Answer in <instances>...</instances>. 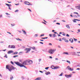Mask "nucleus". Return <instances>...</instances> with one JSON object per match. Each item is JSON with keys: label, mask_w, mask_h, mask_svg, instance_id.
Wrapping results in <instances>:
<instances>
[{"label": "nucleus", "mask_w": 80, "mask_h": 80, "mask_svg": "<svg viewBox=\"0 0 80 80\" xmlns=\"http://www.w3.org/2000/svg\"><path fill=\"white\" fill-rule=\"evenodd\" d=\"M38 60H39V62H40V61H41L42 60L40 58L39 59H38Z\"/></svg>", "instance_id": "55"}, {"label": "nucleus", "mask_w": 80, "mask_h": 80, "mask_svg": "<svg viewBox=\"0 0 80 80\" xmlns=\"http://www.w3.org/2000/svg\"><path fill=\"white\" fill-rule=\"evenodd\" d=\"M59 67L58 66H56L54 67V69L56 70L57 69H58V68H59Z\"/></svg>", "instance_id": "21"}, {"label": "nucleus", "mask_w": 80, "mask_h": 80, "mask_svg": "<svg viewBox=\"0 0 80 80\" xmlns=\"http://www.w3.org/2000/svg\"><path fill=\"white\" fill-rule=\"evenodd\" d=\"M69 70L70 71H73V68H70L69 69Z\"/></svg>", "instance_id": "29"}, {"label": "nucleus", "mask_w": 80, "mask_h": 80, "mask_svg": "<svg viewBox=\"0 0 80 80\" xmlns=\"http://www.w3.org/2000/svg\"><path fill=\"white\" fill-rule=\"evenodd\" d=\"M50 73L49 72H46L45 73V74L47 75H48L49 74H50Z\"/></svg>", "instance_id": "17"}, {"label": "nucleus", "mask_w": 80, "mask_h": 80, "mask_svg": "<svg viewBox=\"0 0 80 80\" xmlns=\"http://www.w3.org/2000/svg\"><path fill=\"white\" fill-rule=\"evenodd\" d=\"M66 62L69 64H70V61L67 60Z\"/></svg>", "instance_id": "31"}, {"label": "nucleus", "mask_w": 80, "mask_h": 80, "mask_svg": "<svg viewBox=\"0 0 80 80\" xmlns=\"http://www.w3.org/2000/svg\"><path fill=\"white\" fill-rule=\"evenodd\" d=\"M73 17H75V18H77V15H73Z\"/></svg>", "instance_id": "37"}, {"label": "nucleus", "mask_w": 80, "mask_h": 80, "mask_svg": "<svg viewBox=\"0 0 80 80\" xmlns=\"http://www.w3.org/2000/svg\"><path fill=\"white\" fill-rule=\"evenodd\" d=\"M79 53H80V52H77L76 53V55H77V56H78L79 57H80V55L78 54Z\"/></svg>", "instance_id": "11"}, {"label": "nucleus", "mask_w": 80, "mask_h": 80, "mask_svg": "<svg viewBox=\"0 0 80 80\" xmlns=\"http://www.w3.org/2000/svg\"><path fill=\"white\" fill-rule=\"evenodd\" d=\"M2 16H2V14H0V18H2Z\"/></svg>", "instance_id": "43"}, {"label": "nucleus", "mask_w": 80, "mask_h": 80, "mask_svg": "<svg viewBox=\"0 0 80 80\" xmlns=\"http://www.w3.org/2000/svg\"><path fill=\"white\" fill-rule=\"evenodd\" d=\"M29 3V2H28V1H25L24 2L25 4V5H28Z\"/></svg>", "instance_id": "13"}, {"label": "nucleus", "mask_w": 80, "mask_h": 80, "mask_svg": "<svg viewBox=\"0 0 80 80\" xmlns=\"http://www.w3.org/2000/svg\"><path fill=\"white\" fill-rule=\"evenodd\" d=\"M5 5H7V6H8V7H10V4H7V3H5Z\"/></svg>", "instance_id": "34"}, {"label": "nucleus", "mask_w": 80, "mask_h": 80, "mask_svg": "<svg viewBox=\"0 0 80 80\" xmlns=\"http://www.w3.org/2000/svg\"><path fill=\"white\" fill-rule=\"evenodd\" d=\"M6 68L7 69H8L9 71L10 72H12V70H14L16 68H15L13 66H8V65H6Z\"/></svg>", "instance_id": "1"}, {"label": "nucleus", "mask_w": 80, "mask_h": 80, "mask_svg": "<svg viewBox=\"0 0 80 80\" xmlns=\"http://www.w3.org/2000/svg\"><path fill=\"white\" fill-rule=\"evenodd\" d=\"M7 33H9V34H10V35H11V33L10 32H7Z\"/></svg>", "instance_id": "58"}, {"label": "nucleus", "mask_w": 80, "mask_h": 80, "mask_svg": "<svg viewBox=\"0 0 80 80\" xmlns=\"http://www.w3.org/2000/svg\"><path fill=\"white\" fill-rule=\"evenodd\" d=\"M55 60H58V58H55Z\"/></svg>", "instance_id": "51"}, {"label": "nucleus", "mask_w": 80, "mask_h": 80, "mask_svg": "<svg viewBox=\"0 0 80 80\" xmlns=\"http://www.w3.org/2000/svg\"><path fill=\"white\" fill-rule=\"evenodd\" d=\"M71 53H72V55H75V54L76 53V52H72Z\"/></svg>", "instance_id": "24"}, {"label": "nucleus", "mask_w": 80, "mask_h": 80, "mask_svg": "<svg viewBox=\"0 0 80 80\" xmlns=\"http://www.w3.org/2000/svg\"><path fill=\"white\" fill-rule=\"evenodd\" d=\"M68 55L69 54H68V52H63L62 53V55Z\"/></svg>", "instance_id": "12"}, {"label": "nucleus", "mask_w": 80, "mask_h": 80, "mask_svg": "<svg viewBox=\"0 0 80 80\" xmlns=\"http://www.w3.org/2000/svg\"><path fill=\"white\" fill-rule=\"evenodd\" d=\"M74 20H77V21H80V20L78 19H74Z\"/></svg>", "instance_id": "48"}, {"label": "nucleus", "mask_w": 80, "mask_h": 80, "mask_svg": "<svg viewBox=\"0 0 80 80\" xmlns=\"http://www.w3.org/2000/svg\"><path fill=\"white\" fill-rule=\"evenodd\" d=\"M68 69L69 70H70V66H68L67 67Z\"/></svg>", "instance_id": "35"}, {"label": "nucleus", "mask_w": 80, "mask_h": 80, "mask_svg": "<svg viewBox=\"0 0 80 80\" xmlns=\"http://www.w3.org/2000/svg\"><path fill=\"white\" fill-rule=\"evenodd\" d=\"M49 36H50V37H52V34H49Z\"/></svg>", "instance_id": "64"}, {"label": "nucleus", "mask_w": 80, "mask_h": 80, "mask_svg": "<svg viewBox=\"0 0 80 80\" xmlns=\"http://www.w3.org/2000/svg\"><path fill=\"white\" fill-rule=\"evenodd\" d=\"M8 9L10 10H12V9H11V8H10V7H9Z\"/></svg>", "instance_id": "59"}, {"label": "nucleus", "mask_w": 80, "mask_h": 80, "mask_svg": "<svg viewBox=\"0 0 80 80\" xmlns=\"http://www.w3.org/2000/svg\"><path fill=\"white\" fill-rule=\"evenodd\" d=\"M18 12V10H17L15 11V12Z\"/></svg>", "instance_id": "52"}, {"label": "nucleus", "mask_w": 80, "mask_h": 80, "mask_svg": "<svg viewBox=\"0 0 80 80\" xmlns=\"http://www.w3.org/2000/svg\"><path fill=\"white\" fill-rule=\"evenodd\" d=\"M22 32H23V33L24 34V35H26V34H27V32H25V30H22Z\"/></svg>", "instance_id": "14"}, {"label": "nucleus", "mask_w": 80, "mask_h": 80, "mask_svg": "<svg viewBox=\"0 0 80 80\" xmlns=\"http://www.w3.org/2000/svg\"><path fill=\"white\" fill-rule=\"evenodd\" d=\"M14 63H15V64H16V65H18V66H19V67H24V68H26L27 67H25V66L23 65H22V64H21V63L18 62H14Z\"/></svg>", "instance_id": "2"}, {"label": "nucleus", "mask_w": 80, "mask_h": 80, "mask_svg": "<svg viewBox=\"0 0 80 80\" xmlns=\"http://www.w3.org/2000/svg\"><path fill=\"white\" fill-rule=\"evenodd\" d=\"M58 40L59 41H62V39H61V38H59Z\"/></svg>", "instance_id": "47"}, {"label": "nucleus", "mask_w": 80, "mask_h": 80, "mask_svg": "<svg viewBox=\"0 0 80 80\" xmlns=\"http://www.w3.org/2000/svg\"><path fill=\"white\" fill-rule=\"evenodd\" d=\"M65 77H66V78H70L71 77H72V74H69L68 75L66 74L65 75Z\"/></svg>", "instance_id": "7"}, {"label": "nucleus", "mask_w": 80, "mask_h": 80, "mask_svg": "<svg viewBox=\"0 0 80 80\" xmlns=\"http://www.w3.org/2000/svg\"><path fill=\"white\" fill-rule=\"evenodd\" d=\"M58 47L59 48H61V47L60 46H58Z\"/></svg>", "instance_id": "61"}, {"label": "nucleus", "mask_w": 80, "mask_h": 80, "mask_svg": "<svg viewBox=\"0 0 80 80\" xmlns=\"http://www.w3.org/2000/svg\"><path fill=\"white\" fill-rule=\"evenodd\" d=\"M42 51L44 52H47V50L45 49H43Z\"/></svg>", "instance_id": "33"}, {"label": "nucleus", "mask_w": 80, "mask_h": 80, "mask_svg": "<svg viewBox=\"0 0 80 80\" xmlns=\"http://www.w3.org/2000/svg\"><path fill=\"white\" fill-rule=\"evenodd\" d=\"M66 27L68 28H70V27L69 26V25H67L66 26Z\"/></svg>", "instance_id": "27"}, {"label": "nucleus", "mask_w": 80, "mask_h": 80, "mask_svg": "<svg viewBox=\"0 0 80 80\" xmlns=\"http://www.w3.org/2000/svg\"><path fill=\"white\" fill-rule=\"evenodd\" d=\"M62 22H66V21H65L64 20H62Z\"/></svg>", "instance_id": "62"}, {"label": "nucleus", "mask_w": 80, "mask_h": 80, "mask_svg": "<svg viewBox=\"0 0 80 80\" xmlns=\"http://www.w3.org/2000/svg\"><path fill=\"white\" fill-rule=\"evenodd\" d=\"M18 55H16V56H14L13 57V58H15V57H18Z\"/></svg>", "instance_id": "40"}, {"label": "nucleus", "mask_w": 80, "mask_h": 80, "mask_svg": "<svg viewBox=\"0 0 80 80\" xmlns=\"http://www.w3.org/2000/svg\"><path fill=\"white\" fill-rule=\"evenodd\" d=\"M56 51V49H53V50L50 49L49 51L48 52L49 53H50V54H53Z\"/></svg>", "instance_id": "3"}, {"label": "nucleus", "mask_w": 80, "mask_h": 80, "mask_svg": "<svg viewBox=\"0 0 80 80\" xmlns=\"http://www.w3.org/2000/svg\"><path fill=\"white\" fill-rule=\"evenodd\" d=\"M49 45H50L51 46H52V44L51 43H49Z\"/></svg>", "instance_id": "50"}, {"label": "nucleus", "mask_w": 80, "mask_h": 80, "mask_svg": "<svg viewBox=\"0 0 80 80\" xmlns=\"http://www.w3.org/2000/svg\"><path fill=\"white\" fill-rule=\"evenodd\" d=\"M56 24H57V25H60V23H58V22H57L56 23Z\"/></svg>", "instance_id": "54"}, {"label": "nucleus", "mask_w": 80, "mask_h": 80, "mask_svg": "<svg viewBox=\"0 0 80 80\" xmlns=\"http://www.w3.org/2000/svg\"><path fill=\"white\" fill-rule=\"evenodd\" d=\"M13 53V51H12V50H10V51H8V54H10V53Z\"/></svg>", "instance_id": "9"}, {"label": "nucleus", "mask_w": 80, "mask_h": 80, "mask_svg": "<svg viewBox=\"0 0 80 80\" xmlns=\"http://www.w3.org/2000/svg\"><path fill=\"white\" fill-rule=\"evenodd\" d=\"M52 35H53V38H55V37H57V36H56V35H55V34H52Z\"/></svg>", "instance_id": "30"}, {"label": "nucleus", "mask_w": 80, "mask_h": 80, "mask_svg": "<svg viewBox=\"0 0 80 80\" xmlns=\"http://www.w3.org/2000/svg\"><path fill=\"white\" fill-rule=\"evenodd\" d=\"M66 36L68 37H70V35H68V34H67Z\"/></svg>", "instance_id": "42"}, {"label": "nucleus", "mask_w": 80, "mask_h": 80, "mask_svg": "<svg viewBox=\"0 0 80 80\" xmlns=\"http://www.w3.org/2000/svg\"><path fill=\"white\" fill-rule=\"evenodd\" d=\"M28 5H31V6H32L33 5V4H31V3H30L29 2L28 4Z\"/></svg>", "instance_id": "36"}, {"label": "nucleus", "mask_w": 80, "mask_h": 80, "mask_svg": "<svg viewBox=\"0 0 80 80\" xmlns=\"http://www.w3.org/2000/svg\"><path fill=\"white\" fill-rule=\"evenodd\" d=\"M27 61V65H32L33 63V61L31 60H29Z\"/></svg>", "instance_id": "4"}, {"label": "nucleus", "mask_w": 80, "mask_h": 80, "mask_svg": "<svg viewBox=\"0 0 80 80\" xmlns=\"http://www.w3.org/2000/svg\"><path fill=\"white\" fill-rule=\"evenodd\" d=\"M18 54V52H16L13 53V55H17Z\"/></svg>", "instance_id": "28"}, {"label": "nucleus", "mask_w": 80, "mask_h": 80, "mask_svg": "<svg viewBox=\"0 0 80 80\" xmlns=\"http://www.w3.org/2000/svg\"><path fill=\"white\" fill-rule=\"evenodd\" d=\"M65 38H62V40H64V42H68V40L64 39Z\"/></svg>", "instance_id": "10"}, {"label": "nucleus", "mask_w": 80, "mask_h": 80, "mask_svg": "<svg viewBox=\"0 0 80 80\" xmlns=\"http://www.w3.org/2000/svg\"><path fill=\"white\" fill-rule=\"evenodd\" d=\"M78 32H80V29H78Z\"/></svg>", "instance_id": "63"}, {"label": "nucleus", "mask_w": 80, "mask_h": 80, "mask_svg": "<svg viewBox=\"0 0 80 80\" xmlns=\"http://www.w3.org/2000/svg\"><path fill=\"white\" fill-rule=\"evenodd\" d=\"M70 47L71 48H72V49H73L74 48L73 47L70 46Z\"/></svg>", "instance_id": "57"}, {"label": "nucleus", "mask_w": 80, "mask_h": 80, "mask_svg": "<svg viewBox=\"0 0 80 80\" xmlns=\"http://www.w3.org/2000/svg\"><path fill=\"white\" fill-rule=\"evenodd\" d=\"M69 41H70L71 43H73V39L71 38L69 39Z\"/></svg>", "instance_id": "19"}, {"label": "nucleus", "mask_w": 80, "mask_h": 80, "mask_svg": "<svg viewBox=\"0 0 80 80\" xmlns=\"http://www.w3.org/2000/svg\"><path fill=\"white\" fill-rule=\"evenodd\" d=\"M23 53V52H21L19 53V55H22Z\"/></svg>", "instance_id": "22"}, {"label": "nucleus", "mask_w": 80, "mask_h": 80, "mask_svg": "<svg viewBox=\"0 0 80 80\" xmlns=\"http://www.w3.org/2000/svg\"><path fill=\"white\" fill-rule=\"evenodd\" d=\"M8 48H15V46L14 45H9L8 46Z\"/></svg>", "instance_id": "6"}, {"label": "nucleus", "mask_w": 80, "mask_h": 80, "mask_svg": "<svg viewBox=\"0 0 80 80\" xmlns=\"http://www.w3.org/2000/svg\"><path fill=\"white\" fill-rule=\"evenodd\" d=\"M74 41H75V42H77V39L75 38H74Z\"/></svg>", "instance_id": "53"}, {"label": "nucleus", "mask_w": 80, "mask_h": 80, "mask_svg": "<svg viewBox=\"0 0 80 80\" xmlns=\"http://www.w3.org/2000/svg\"><path fill=\"white\" fill-rule=\"evenodd\" d=\"M24 50L25 51H27L25 52L26 53H28L29 52H30V51L31 50V49L30 48H26Z\"/></svg>", "instance_id": "5"}, {"label": "nucleus", "mask_w": 80, "mask_h": 80, "mask_svg": "<svg viewBox=\"0 0 80 80\" xmlns=\"http://www.w3.org/2000/svg\"><path fill=\"white\" fill-rule=\"evenodd\" d=\"M74 13L75 14H77V15H78V12H74Z\"/></svg>", "instance_id": "46"}, {"label": "nucleus", "mask_w": 80, "mask_h": 80, "mask_svg": "<svg viewBox=\"0 0 80 80\" xmlns=\"http://www.w3.org/2000/svg\"><path fill=\"white\" fill-rule=\"evenodd\" d=\"M11 63H12V65H14L13 62H12V61H11Z\"/></svg>", "instance_id": "56"}, {"label": "nucleus", "mask_w": 80, "mask_h": 80, "mask_svg": "<svg viewBox=\"0 0 80 80\" xmlns=\"http://www.w3.org/2000/svg\"><path fill=\"white\" fill-rule=\"evenodd\" d=\"M4 57H5V58H8V57L7 56V54H6V55H5V56H4Z\"/></svg>", "instance_id": "41"}, {"label": "nucleus", "mask_w": 80, "mask_h": 80, "mask_svg": "<svg viewBox=\"0 0 80 80\" xmlns=\"http://www.w3.org/2000/svg\"><path fill=\"white\" fill-rule=\"evenodd\" d=\"M72 21L73 22H74V23H76V22H77L76 20H74V19L73 20H72Z\"/></svg>", "instance_id": "32"}, {"label": "nucleus", "mask_w": 80, "mask_h": 80, "mask_svg": "<svg viewBox=\"0 0 80 80\" xmlns=\"http://www.w3.org/2000/svg\"><path fill=\"white\" fill-rule=\"evenodd\" d=\"M15 39L17 40H18V41H22V39H20L18 38H16Z\"/></svg>", "instance_id": "15"}, {"label": "nucleus", "mask_w": 80, "mask_h": 80, "mask_svg": "<svg viewBox=\"0 0 80 80\" xmlns=\"http://www.w3.org/2000/svg\"><path fill=\"white\" fill-rule=\"evenodd\" d=\"M76 8H78V10H80V5L76 6Z\"/></svg>", "instance_id": "16"}, {"label": "nucleus", "mask_w": 80, "mask_h": 80, "mask_svg": "<svg viewBox=\"0 0 80 80\" xmlns=\"http://www.w3.org/2000/svg\"><path fill=\"white\" fill-rule=\"evenodd\" d=\"M10 78L11 80H13V76L12 75H11V77Z\"/></svg>", "instance_id": "25"}, {"label": "nucleus", "mask_w": 80, "mask_h": 80, "mask_svg": "<svg viewBox=\"0 0 80 80\" xmlns=\"http://www.w3.org/2000/svg\"><path fill=\"white\" fill-rule=\"evenodd\" d=\"M6 14L7 15H10V14L8 13H7V12L6 13Z\"/></svg>", "instance_id": "45"}, {"label": "nucleus", "mask_w": 80, "mask_h": 80, "mask_svg": "<svg viewBox=\"0 0 80 80\" xmlns=\"http://www.w3.org/2000/svg\"><path fill=\"white\" fill-rule=\"evenodd\" d=\"M41 80V77L35 79V80Z\"/></svg>", "instance_id": "18"}, {"label": "nucleus", "mask_w": 80, "mask_h": 80, "mask_svg": "<svg viewBox=\"0 0 80 80\" xmlns=\"http://www.w3.org/2000/svg\"><path fill=\"white\" fill-rule=\"evenodd\" d=\"M38 34H36L34 35V37L35 38L36 37H38Z\"/></svg>", "instance_id": "23"}, {"label": "nucleus", "mask_w": 80, "mask_h": 80, "mask_svg": "<svg viewBox=\"0 0 80 80\" xmlns=\"http://www.w3.org/2000/svg\"><path fill=\"white\" fill-rule=\"evenodd\" d=\"M30 48H32V49L33 50H35V47H30Z\"/></svg>", "instance_id": "20"}, {"label": "nucleus", "mask_w": 80, "mask_h": 80, "mask_svg": "<svg viewBox=\"0 0 80 80\" xmlns=\"http://www.w3.org/2000/svg\"><path fill=\"white\" fill-rule=\"evenodd\" d=\"M11 26L12 27H14L15 26V24H11Z\"/></svg>", "instance_id": "44"}, {"label": "nucleus", "mask_w": 80, "mask_h": 80, "mask_svg": "<svg viewBox=\"0 0 80 80\" xmlns=\"http://www.w3.org/2000/svg\"><path fill=\"white\" fill-rule=\"evenodd\" d=\"M27 61H26L22 63V64L24 65H27Z\"/></svg>", "instance_id": "8"}, {"label": "nucleus", "mask_w": 80, "mask_h": 80, "mask_svg": "<svg viewBox=\"0 0 80 80\" xmlns=\"http://www.w3.org/2000/svg\"><path fill=\"white\" fill-rule=\"evenodd\" d=\"M49 68V67H48L45 68L46 70H48Z\"/></svg>", "instance_id": "39"}, {"label": "nucleus", "mask_w": 80, "mask_h": 80, "mask_svg": "<svg viewBox=\"0 0 80 80\" xmlns=\"http://www.w3.org/2000/svg\"><path fill=\"white\" fill-rule=\"evenodd\" d=\"M63 75V72H62L59 75V76H62Z\"/></svg>", "instance_id": "38"}, {"label": "nucleus", "mask_w": 80, "mask_h": 80, "mask_svg": "<svg viewBox=\"0 0 80 80\" xmlns=\"http://www.w3.org/2000/svg\"><path fill=\"white\" fill-rule=\"evenodd\" d=\"M52 69H55V66L53 65H52L51 66Z\"/></svg>", "instance_id": "26"}, {"label": "nucleus", "mask_w": 80, "mask_h": 80, "mask_svg": "<svg viewBox=\"0 0 80 80\" xmlns=\"http://www.w3.org/2000/svg\"><path fill=\"white\" fill-rule=\"evenodd\" d=\"M44 35V34H42L40 36H39V37H42V36H43Z\"/></svg>", "instance_id": "49"}, {"label": "nucleus", "mask_w": 80, "mask_h": 80, "mask_svg": "<svg viewBox=\"0 0 80 80\" xmlns=\"http://www.w3.org/2000/svg\"><path fill=\"white\" fill-rule=\"evenodd\" d=\"M0 43H4V42L3 41H1Z\"/></svg>", "instance_id": "60"}]
</instances>
